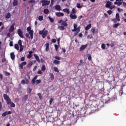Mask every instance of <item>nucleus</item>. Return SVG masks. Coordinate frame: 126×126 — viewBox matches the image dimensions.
Returning a JSON list of instances; mask_svg holds the SVG:
<instances>
[{"label": "nucleus", "mask_w": 126, "mask_h": 126, "mask_svg": "<svg viewBox=\"0 0 126 126\" xmlns=\"http://www.w3.org/2000/svg\"><path fill=\"white\" fill-rule=\"evenodd\" d=\"M55 59H56V60H58V61H60V60H61V58H60V57L58 56H56L55 57Z\"/></svg>", "instance_id": "59"}, {"label": "nucleus", "mask_w": 126, "mask_h": 126, "mask_svg": "<svg viewBox=\"0 0 126 126\" xmlns=\"http://www.w3.org/2000/svg\"><path fill=\"white\" fill-rule=\"evenodd\" d=\"M55 48L56 51H58V49H59V46H58V45L55 44Z\"/></svg>", "instance_id": "53"}, {"label": "nucleus", "mask_w": 126, "mask_h": 126, "mask_svg": "<svg viewBox=\"0 0 126 126\" xmlns=\"http://www.w3.org/2000/svg\"><path fill=\"white\" fill-rule=\"evenodd\" d=\"M112 5V2L110 1H107L106 4L105 5L106 7L109 8Z\"/></svg>", "instance_id": "15"}, {"label": "nucleus", "mask_w": 126, "mask_h": 126, "mask_svg": "<svg viewBox=\"0 0 126 126\" xmlns=\"http://www.w3.org/2000/svg\"><path fill=\"white\" fill-rule=\"evenodd\" d=\"M26 64H27V62H24L21 63H19V66L20 68H21V69H22V68H23V66H24V65H26Z\"/></svg>", "instance_id": "8"}, {"label": "nucleus", "mask_w": 126, "mask_h": 126, "mask_svg": "<svg viewBox=\"0 0 126 126\" xmlns=\"http://www.w3.org/2000/svg\"><path fill=\"white\" fill-rule=\"evenodd\" d=\"M38 76H35L32 80V84H35V83L36 82V80L37 79Z\"/></svg>", "instance_id": "21"}, {"label": "nucleus", "mask_w": 126, "mask_h": 126, "mask_svg": "<svg viewBox=\"0 0 126 126\" xmlns=\"http://www.w3.org/2000/svg\"><path fill=\"white\" fill-rule=\"evenodd\" d=\"M15 26V23H13L12 25L11 26L10 29H9V32L10 33H12L13 31H14V26Z\"/></svg>", "instance_id": "9"}, {"label": "nucleus", "mask_w": 126, "mask_h": 126, "mask_svg": "<svg viewBox=\"0 0 126 126\" xmlns=\"http://www.w3.org/2000/svg\"><path fill=\"white\" fill-rule=\"evenodd\" d=\"M10 106L11 107H12V108H14V107H15V104H14L13 102H11Z\"/></svg>", "instance_id": "50"}, {"label": "nucleus", "mask_w": 126, "mask_h": 126, "mask_svg": "<svg viewBox=\"0 0 126 126\" xmlns=\"http://www.w3.org/2000/svg\"><path fill=\"white\" fill-rule=\"evenodd\" d=\"M76 6L77 8H81V7H82V5H81L80 3H77Z\"/></svg>", "instance_id": "37"}, {"label": "nucleus", "mask_w": 126, "mask_h": 126, "mask_svg": "<svg viewBox=\"0 0 126 126\" xmlns=\"http://www.w3.org/2000/svg\"><path fill=\"white\" fill-rule=\"evenodd\" d=\"M91 31L92 32L93 34H96V33H98V30L96 29L95 27L92 28Z\"/></svg>", "instance_id": "11"}, {"label": "nucleus", "mask_w": 126, "mask_h": 126, "mask_svg": "<svg viewBox=\"0 0 126 126\" xmlns=\"http://www.w3.org/2000/svg\"><path fill=\"white\" fill-rule=\"evenodd\" d=\"M74 29L72 30V32H75V36H76L79 32H80V26L77 27V25L76 24H74Z\"/></svg>", "instance_id": "1"}, {"label": "nucleus", "mask_w": 126, "mask_h": 126, "mask_svg": "<svg viewBox=\"0 0 126 126\" xmlns=\"http://www.w3.org/2000/svg\"><path fill=\"white\" fill-rule=\"evenodd\" d=\"M41 2L42 3V6H46V5H49L50 4V1L48 0H42Z\"/></svg>", "instance_id": "4"}, {"label": "nucleus", "mask_w": 126, "mask_h": 126, "mask_svg": "<svg viewBox=\"0 0 126 126\" xmlns=\"http://www.w3.org/2000/svg\"><path fill=\"white\" fill-rule=\"evenodd\" d=\"M39 83H41V80H37L34 84H35L36 85H37V84H39Z\"/></svg>", "instance_id": "32"}, {"label": "nucleus", "mask_w": 126, "mask_h": 126, "mask_svg": "<svg viewBox=\"0 0 126 126\" xmlns=\"http://www.w3.org/2000/svg\"><path fill=\"white\" fill-rule=\"evenodd\" d=\"M118 26H120V23L115 24L113 25L114 28H117L118 27Z\"/></svg>", "instance_id": "35"}, {"label": "nucleus", "mask_w": 126, "mask_h": 126, "mask_svg": "<svg viewBox=\"0 0 126 126\" xmlns=\"http://www.w3.org/2000/svg\"><path fill=\"white\" fill-rule=\"evenodd\" d=\"M38 96H39V98L40 100H42L43 99V97H42V95H41V94H37Z\"/></svg>", "instance_id": "47"}, {"label": "nucleus", "mask_w": 126, "mask_h": 126, "mask_svg": "<svg viewBox=\"0 0 126 126\" xmlns=\"http://www.w3.org/2000/svg\"><path fill=\"white\" fill-rule=\"evenodd\" d=\"M53 101H54V98H51V99L49 101L50 105H51L52 103H53Z\"/></svg>", "instance_id": "55"}, {"label": "nucleus", "mask_w": 126, "mask_h": 126, "mask_svg": "<svg viewBox=\"0 0 126 126\" xmlns=\"http://www.w3.org/2000/svg\"><path fill=\"white\" fill-rule=\"evenodd\" d=\"M44 13L45 14H48V13H49V10L48 9H45L44 10Z\"/></svg>", "instance_id": "34"}, {"label": "nucleus", "mask_w": 126, "mask_h": 126, "mask_svg": "<svg viewBox=\"0 0 126 126\" xmlns=\"http://www.w3.org/2000/svg\"><path fill=\"white\" fill-rule=\"evenodd\" d=\"M33 2H35L34 0H31L29 1V3H33Z\"/></svg>", "instance_id": "58"}, {"label": "nucleus", "mask_w": 126, "mask_h": 126, "mask_svg": "<svg viewBox=\"0 0 126 126\" xmlns=\"http://www.w3.org/2000/svg\"><path fill=\"white\" fill-rule=\"evenodd\" d=\"M34 57L35 60H36V61L38 63H40V59L39 58V56H38V55H37L36 54H34Z\"/></svg>", "instance_id": "22"}, {"label": "nucleus", "mask_w": 126, "mask_h": 126, "mask_svg": "<svg viewBox=\"0 0 126 126\" xmlns=\"http://www.w3.org/2000/svg\"><path fill=\"white\" fill-rule=\"evenodd\" d=\"M32 57V55L31 54H29L28 55V59H31Z\"/></svg>", "instance_id": "63"}, {"label": "nucleus", "mask_w": 126, "mask_h": 126, "mask_svg": "<svg viewBox=\"0 0 126 126\" xmlns=\"http://www.w3.org/2000/svg\"><path fill=\"white\" fill-rule=\"evenodd\" d=\"M42 73H43L42 72V71H41V70H38L37 72V74H42Z\"/></svg>", "instance_id": "62"}, {"label": "nucleus", "mask_w": 126, "mask_h": 126, "mask_svg": "<svg viewBox=\"0 0 126 126\" xmlns=\"http://www.w3.org/2000/svg\"><path fill=\"white\" fill-rule=\"evenodd\" d=\"M7 115V112H5L2 113V117H5Z\"/></svg>", "instance_id": "49"}, {"label": "nucleus", "mask_w": 126, "mask_h": 126, "mask_svg": "<svg viewBox=\"0 0 126 126\" xmlns=\"http://www.w3.org/2000/svg\"><path fill=\"white\" fill-rule=\"evenodd\" d=\"M116 19L117 21H120L121 19H120V15L119 13H117L116 15Z\"/></svg>", "instance_id": "23"}, {"label": "nucleus", "mask_w": 126, "mask_h": 126, "mask_svg": "<svg viewBox=\"0 0 126 126\" xmlns=\"http://www.w3.org/2000/svg\"><path fill=\"white\" fill-rule=\"evenodd\" d=\"M76 12V10H75V9L74 8H73L72 9V12L71 13H73L74 14H75V13Z\"/></svg>", "instance_id": "44"}, {"label": "nucleus", "mask_w": 126, "mask_h": 126, "mask_svg": "<svg viewBox=\"0 0 126 126\" xmlns=\"http://www.w3.org/2000/svg\"><path fill=\"white\" fill-rule=\"evenodd\" d=\"M88 39H92V34L88 35Z\"/></svg>", "instance_id": "56"}, {"label": "nucleus", "mask_w": 126, "mask_h": 126, "mask_svg": "<svg viewBox=\"0 0 126 126\" xmlns=\"http://www.w3.org/2000/svg\"><path fill=\"white\" fill-rule=\"evenodd\" d=\"M2 110V104H1V102L0 101V112Z\"/></svg>", "instance_id": "51"}, {"label": "nucleus", "mask_w": 126, "mask_h": 126, "mask_svg": "<svg viewBox=\"0 0 126 126\" xmlns=\"http://www.w3.org/2000/svg\"><path fill=\"white\" fill-rule=\"evenodd\" d=\"M29 33L31 37V39H33V34L34 33V32L33 31V30L30 31L29 32Z\"/></svg>", "instance_id": "20"}, {"label": "nucleus", "mask_w": 126, "mask_h": 126, "mask_svg": "<svg viewBox=\"0 0 126 126\" xmlns=\"http://www.w3.org/2000/svg\"><path fill=\"white\" fill-rule=\"evenodd\" d=\"M108 8H110V9H113V8H116V6L115 5L110 6Z\"/></svg>", "instance_id": "52"}, {"label": "nucleus", "mask_w": 126, "mask_h": 126, "mask_svg": "<svg viewBox=\"0 0 126 126\" xmlns=\"http://www.w3.org/2000/svg\"><path fill=\"white\" fill-rule=\"evenodd\" d=\"M18 4V2L16 0H14L13 1V5L15 6V5H17Z\"/></svg>", "instance_id": "27"}, {"label": "nucleus", "mask_w": 126, "mask_h": 126, "mask_svg": "<svg viewBox=\"0 0 126 126\" xmlns=\"http://www.w3.org/2000/svg\"><path fill=\"white\" fill-rule=\"evenodd\" d=\"M101 49H102V50H105V49H106V46H105V44L102 43L101 44Z\"/></svg>", "instance_id": "36"}, {"label": "nucleus", "mask_w": 126, "mask_h": 126, "mask_svg": "<svg viewBox=\"0 0 126 126\" xmlns=\"http://www.w3.org/2000/svg\"><path fill=\"white\" fill-rule=\"evenodd\" d=\"M3 96L4 100H5V101H6L7 104L9 105V104H10L11 103V102L10 101V98H9V96H8V95H7V94H3Z\"/></svg>", "instance_id": "3"}, {"label": "nucleus", "mask_w": 126, "mask_h": 126, "mask_svg": "<svg viewBox=\"0 0 126 126\" xmlns=\"http://www.w3.org/2000/svg\"><path fill=\"white\" fill-rule=\"evenodd\" d=\"M45 51H46V52H48V51H49V47H50V44H49V43H46V44H45Z\"/></svg>", "instance_id": "18"}, {"label": "nucleus", "mask_w": 126, "mask_h": 126, "mask_svg": "<svg viewBox=\"0 0 126 126\" xmlns=\"http://www.w3.org/2000/svg\"><path fill=\"white\" fill-rule=\"evenodd\" d=\"M43 16H39V17H38V20L39 21H43Z\"/></svg>", "instance_id": "39"}, {"label": "nucleus", "mask_w": 126, "mask_h": 126, "mask_svg": "<svg viewBox=\"0 0 126 126\" xmlns=\"http://www.w3.org/2000/svg\"><path fill=\"white\" fill-rule=\"evenodd\" d=\"M36 63V61H32L27 64L28 67H30V66H32V65L34 64V63Z\"/></svg>", "instance_id": "12"}, {"label": "nucleus", "mask_w": 126, "mask_h": 126, "mask_svg": "<svg viewBox=\"0 0 126 126\" xmlns=\"http://www.w3.org/2000/svg\"><path fill=\"white\" fill-rule=\"evenodd\" d=\"M88 46V45H87V44L82 45L80 48V51L81 52H82V51L85 50V49H86V48H87Z\"/></svg>", "instance_id": "13"}, {"label": "nucleus", "mask_w": 126, "mask_h": 126, "mask_svg": "<svg viewBox=\"0 0 126 126\" xmlns=\"http://www.w3.org/2000/svg\"><path fill=\"white\" fill-rule=\"evenodd\" d=\"M41 70L42 71H45L46 70V67L45 66V65H43L41 67Z\"/></svg>", "instance_id": "38"}, {"label": "nucleus", "mask_w": 126, "mask_h": 126, "mask_svg": "<svg viewBox=\"0 0 126 126\" xmlns=\"http://www.w3.org/2000/svg\"><path fill=\"white\" fill-rule=\"evenodd\" d=\"M59 28L60 30H64V27L63 26H60Z\"/></svg>", "instance_id": "46"}, {"label": "nucleus", "mask_w": 126, "mask_h": 126, "mask_svg": "<svg viewBox=\"0 0 126 126\" xmlns=\"http://www.w3.org/2000/svg\"><path fill=\"white\" fill-rule=\"evenodd\" d=\"M63 11L64 12H66V13H67V14H69V13H70L69 9H68L67 8L63 9Z\"/></svg>", "instance_id": "25"}, {"label": "nucleus", "mask_w": 126, "mask_h": 126, "mask_svg": "<svg viewBox=\"0 0 126 126\" xmlns=\"http://www.w3.org/2000/svg\"><path fill=\"white\" fill-rule=\"evenodd\" d=\"M48 18L49 20L51 21V22H54V19H53V18L51 17L50 16H49Z\"/></svg>", "instance_id": "43"}, {"label": "nucleus", "mask_w": 126, "mask_h": 126, "mask_svg": "<svg viewBox=\"0 0 126 126\" xmlns=\"http://www.w3.org/2000/svg\"><path fill=\"white\" fill-rule=\"evenodd\" d=\"M27 31H28V32H29V31H31V27H28L27 29Z\"/></svg>", "instance_id": "57"}, {"label": "nucleus", "mask_w": 126, "mask_h": 126, "mask_svg": "<svg viewBox=\"0 0 126 126\" xmlns=\"http://www.w3.org/2000/svg\"><path fill=\"white\" fill-rule=\"evenodd\" d=\"M112 11L111 10H109L108 11H107V13H108V14H109V15H111V14H112Z\"/></svg>", "instance_id": "54"}, {"label": "nucleus", "mask_w": 126, "mask_h": 126, "mask_svg": "<svg viewBox=\"0 0 126 126\" xmlns=\"http://www.w3.org/2000/svg\"><path fill=\"white\" fill-rule=\"evenodd\" d=\"M70 18H71V19H76V18H77V16L75 15V14L71 13L70 14Z\"/></svg>", "instance_id": "10"}, {"label": "nucleus", "mask_w": 126, "mask_h": 126, "mask_svg": "<svg viewBox=\"0 0 126 126\" xmlns=\"http://www.w3.org/2000/svg\"><path fill=\"white\" fill-rule=\"evenodd\" d=\"M60 61H57L56 60H54L53 61V63H55V64H59V63H60Z\"/></svg>", "instance_id": "28"}, {"label": "nucleus", "mask_w": 126, "mask_h": 126, "mask_svg": "<svg viewBox=\"0 0 126 126\" xmlns=\"http://www.w3.org/2000/svg\"><path fill=\"white\" fill-rule=\"evenodd\" d=\"M14 48L16 49V50H17V51L19 50V46L17 44H15Z\"/></svg>", "instance_id": "30"}, {"label": "nucleus", "mask_w": 126, "mask_h": 126, "mask_svg": "<svg viewBox=\"0 0 126 126\" xmlns=\"http://www.w3.org/2000/svg\"><path fill=\"white\" fill-rule=\"evenodd\" d=\"M21 62H24V61H25V57H22L21 58Z\"/></svg>", "instance_id": "60"}, {"label": "nucleus", "mask_w": 126, "mask_h": 126, "mask_svg": "<svg viewBox=\"0 0 126 126\" xmlns=\"http://www.w3.org/2000/svg\"><path fill=\"white\" fill-rule=\"evenodd\" d=\"M17 33L19 36L21 37V38H24V36H23V33H22V31H21V30L18 29L17 30Z\"/></svg>", "instance_id": "6"}, {"label": "nucleus", "mask_w": 126, "mask_h": 126, "mask_svg": "<svg viewBox=\"0 0 126 126\" xmlns=\"http://www.w3.org/2000/svg\"><path fill=\"white\" fill-rule=\"evenodd\" d=\"M24 47L22 45L20 46V52H22L23 51Z\"/></svg>", "instance_id": "42"}, {"label": "nucleus", "mask_w": 126, "mask_h": 126, "mask_svg": "<svg viewBox=\"0 0 126 126\" xmlns=\"http://www.w3.org/2000/svg\"><path fill=\"white\" fill-rule=\"evenodd\" d=\"M49 82H52L54 79H55V77L54 76V74L52 73H49Z\"/></svg>", "instance_id": "7"}, {"label": "nucleus", "mask_w": 126, "mask_h": 126, "mask_svg": "<svg viewBox=\"0 0 126 126\" xmlns=\"http://www.w3.org/2000/svg\"><path fill=\"white\" fill-rule=\"evenodd\" d=\"M54 71L55 72H60V71L59 70V69H58V67H54Z\"/></svg>", "instance_id": "33"}, {"label": "nucleus", "mask_w": 126, "mask_h": 126, "mask_svg": "<svg viewBox=\"0 0 126 126\" xmlns=\"http://www.w3.org/2000/svg\"><path fill=\"white\" fill-rule=\"evenodd\" d=\"M18 45H19V46H22V41L21 40H19L18 42Z\"/></svg>", "instance_id": "41"}, {"label": "nucleus", "mask_w": 126, "mask_h": 126, "mask_svg": "<svg viewBox=\"0 0 126 126\" xmlns=\"http://www.w3.org/2000/svg\"><path fill=\"white\" fill-rule=\"evenodd\" d=\"M123 1V0H116V2H114V4H117L119 6H121Z\"/></svg>", "instance_id": "5"}, {"label": "nucleus", "mask_w": 126, "mask_h": 126, "mask_svg": "<svg viewBox=\"0 0 126 126\" xmlns=\"http://www.w3.org/2000/svg\"><path fill=\"white\" fill-rule=\"evenodd\" d=\"M90 28H91V24H89L87 27H86L85 30H86V31H88Z\"/></svg>", "instance_id": "24"}, {"label": "nucleus", "mask_w": 126, "mask_h": 126, "mask_svg": "<svg viewBox=\"0 0 126 126\" xmlns=\"http://www.w3.org/2000/svg\"><path fill=\"white\" fill-rule=\"evenodd\" d=\"M10 57H11V59L13 60H14V59H15V55H14V53H11L10 54Z\"/></svg>", "instance_id": "26"}, {"label": "nucleus", "mask_w": 126, "mask_h": 126, "mask_svg": "<svg viewBox=\"0 0 126 126\" xmlns=\"http://www.w3.org/2000/svg\"><path fill=\"white\" fill-rule=\"evenodd\" d=\"M66 21H67V20H66V21H63L61 25H63V26L65 27L67 26V23H66Z\"/></svg>", "instance_id": "19"}, {"label": "nucleus", "mask_w": 126, "mask_h": 126, "mask_svg": "<svg viewBox=\"0 0 126 126\" xmlns=\"http://www.w3.org/2000/svg\"><path fill=\"white\" fill-rule=\"evenodd\" d=\"M55 14H56V16H58V17H61L62 16H63V15H64V14H63V13H62V12H56Z\"/></svg>", "instance_id": "14"}, {"label": "nucleus", "mask_w": 126, "mask_h": 126, "mask_svg": "<svg viewBox=\"0 0 126 126\" xmlns=\"http://www.w3.org/2000/svg\"><path fill=\"white\" fill-rule=\"evenodd\" d=\"M28 99V95H26L23 97V100L24 101H26Z\"/></svg>", "instance_id": "29"}, {"label": "nucleus", "mask_w": 126, "mask_h": 126, "mask_svg": "<svg viewBox=\"0 0 126 126\" xmlns=\"http://www.w3.org/2000/svg\"><path fill=\"white\" fill-rule=\"evenodd\" d=\"M9 45L10 47H12V46H13V43L12 42V41L10 42Z\"/></svg>", "instance_id": "61"}, {"label": "nucleus", "mask_w": 126, "mask_h": 126, "mask_svg": "<svg viewBox=\"0 0 126 126\" xmlns=\"http://www.w3.org/2000/svg\"><path fill=\"white\" fill-rule=\"evenodd\" d=\"M52 43H56V42H57V39H53L52 40Z\"/></svg>", "instance_id": "64"}, {"label": "nucleus", "mask_w": 126, "mask_h": 126, "mask_svg": "<svg viewBox=\"0 0 126 126\" xmlns=\"http://www.w3.org/2000/svg\"><path fill=\"white\" fill-rule=\"evenodd\" d=\"M29 81L28 80H23L21 81V84L24 85V84H27L29 83Z\"/></svg>", "instance_id": "17"}, {"label": "nucleus", "mask_w": 126, "mask_h": 126, "mask_svg": "<svg viewBox=\"0 0 126 126\" xmlns=\"http://www.w3.org/2000/svg\"><path fill=\"white\" fill-rule=\"evenodd\" d=\"M39 33L40 35H42V37L44 39L48 35V31H45V29H44L42 31H40Z\"/></svg>", "instance_id": "2"}, {"label": "nucleus", "mask_w": 126, "mask_h": 126, "mask_svg": "<svg viewBox=\"0 0 126 126\" xmlns=\"http://www.w3.org/2000/svg\"><path fill=\"white\" fill-rule=\"evenodd\" d=\"M88 58L89 61H91L92 60V57H91V55L90 54L88 55Z\"/></svg>", "instance_id": "40"}, {"label": "nucleus", "mask_w": 126, "mask_h": 126, "mask_svg": "<svg viewBox=\"0 0 126 126\" xmlns=\"http://www.w3.org/2000/svg\"><path fill=\"white\" fill-rule=\"evenodd\" d=\"M55 9L58 11H61V10H62V7H61L60 5H56L55 6Z\"/></svg>", "instance_id": "16"}, {"label": "nucleus", "mask_w": 126, "mask_h": 126, "mask_svg": "<svg viewBox=\"0 0 126 126\" xmlns=\"http://www.w3.org/2000/svg\"><path fill=\"white\" fill-rule=\"evenodd\" d=\"M10 16H11V14H10V13H7L6 16V18H10Z\"/></svg>", "instance_id": "31"}, {"label": "nucleus", "mask_w": 126, "mask_h": 126, "mask_svg": "<svg viewBox=\"0 0 126 126\" xmlns=\"http://www.w3.org/2000/svg\"><path fill=\"white\" fill-rule=\"evenodd\" d=\"M27 91L28 93H31V92H32V89L31 88H28L27 89Z\"/></svg>", "instance_id": "45"}, {"label": "nucleus", "mask_w": 126, "mask_h": 126, "mask_svg": "<svg viewBox=\"0 0 126 126\" xmlns=\"http://www.w3.org/2000/svg\"><path fill=\"white\" fill-rule=\"evenodd\" d=\"M117 10H118V11H119V12H121L124 11V10H123V9L121 8H117Z\"/></svg>", "instance_id": "48"}]
</instances>
